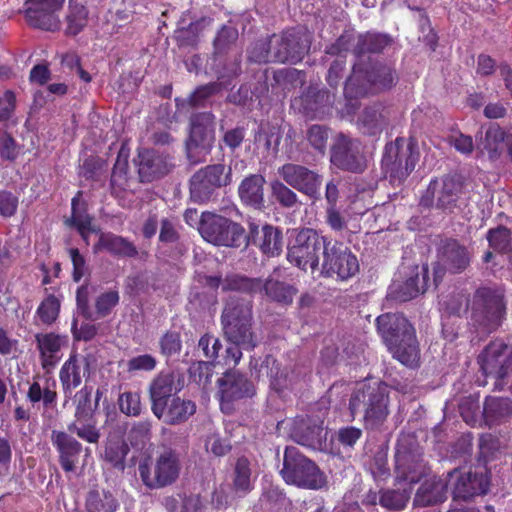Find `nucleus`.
Here are the masks:
<instances>
[{
    "instance_id": "obj_1",
    "label": "nucleus",
    "mask_w": 512,
    "mask_h": 512,
    "mask_svg": "<svg viewBox=\"0 0 512 512\" xmlns=\"http://www.w3.org/2000/svg\"><path fill=\"white\" fill-rule=\"evenodd\" d=\"M395 473L397 489L380 491L379 504L389 510L405 508L416 483V435L402 433L395 448Z\"/></svg>"
},
{
    "instance_id": "obj_2",
    "label": "nucleus",
    "mask_w": 512,
    "mask_h": 512,
    "mask_svg": "<svg viewBox=\"0 0 512 512\" xmlns=\"http://www.w3.org/2000/svg\"><path fill=\"white\" fill-rule=\"evenodd\" d=\"M376 327L398 361L408 367L416 365L414 327L403 314H381L376 318Z\"/></svg>"
},
{
    "instance_id": "obj_3",
    "label": "nucleus",
    "mask_w": 512,
    "mask_h": 512,
    "mask_svg": "<svg viewBox=\"0 0 512 512\" xmlns=\"http://www.w3.org/2000/svg\"><path fill=\"white\" fill-rule=\"evenodd\" d=\"M199 233L207 242L217 246L232 248L247 247L249 241L256 242L255 236L259 234V226L249 224V232L244 227L222 215L205 211L201 214Z\"/></svg>"
},
{
    "instance_id": "obj_4",
    "label": "nucleus",
    "mask_w": 512,
    "mask_h": 512,
    "mask_svg": "<svg viewBox=\"0 0 512 512\" xmlns=\"http://www.w3.org/2000/svg\"><path fill=\"white\" fill-rule=\"evenodd\" d=\"M389 387L384 382L366 385L349 399L352 420L363 408V426L366 430L379 431L390 414Z\"/></svg>"
},
{
    "instance_id": "obj_5",
    "label": "nucleus",
    "mask_w": 512,
    "mask_h": 512,
    "mask_svg": "<svg viewBox=\"0 0 512 512\" xmlns=\"http://www.w3.org/2000/svg\"><path fill=\"white\" fill-rule=\"evenodd\" d=\"M394 81L395 71L385 64L376 62L364 67L361 62H355L345 81L344 96L348 101L357 100L390 89Z\"/></svg>"
},
{
    "instance_id": "obj_6",
    "label": "nucleus",
    "mask_w": 512,
    "mask_h": 512,
    "mask_svg": "<svg viewBox=\"0 0 512 512\" xmlns=\"http://www.w3.org/2000/svg\"><path fill=\"white\" fill-rule=\"evenodd\" d=\"M252 307V302L249 300L231 297L221 315L227 340L242 345L246 350H253L257 345L252 332Z\"/></svg>"
},
{
    "instance_id": "obj_7",
    "label": "nucleus",
    "mask_w": 512,
    "mask_h": 512,
    "mask_svg": "<svg viewBox=\"0 0 512 512\" xmlns=\"http://www.w3.org/2000/svg\"><path fill=\"white\" fill-rule=\"evenodd\" d=\"M330 235L313 228H302L287 245L286 258L288 262L302 271L319 270L320 259L323 257Z\"/></svg>"
},
{
    "instance_id": "obj_8",
    "label": "nucleus",
    "mask_w": 512,
    "mask_h": 512,
    "mask_svg": "<svg viewBox=\"0 0 512 512\" xmlns=\"http://www.w3.org/2000/svg\"><path fill=\"white\" fill-rule=\"evenodd\" d=\"M280 474L287 484L304 489L319 490L327 484L326 476L317 464L293 446L284 451Z\"/></svg>"
},
{
    "instance_id": "obj_9",
    "label": "nucleus",
    "mask_w": 512,
    "mask_h": 512,
    "mask_svg": "<svg viewBox=\"0 0 512 512\" xmlns=\"http://www.w3.org/2000/svg\"><path fill=\"white\" fill-rule=\"evenodd\" d=\"M506 314L504 294L499 289L478 288L472 299L471 321L483 333L495 331L503 322Z\"/></svg>"
},
{
    "instance_id": "obj_10",
    "label": "nucleus",
    "mask_w": 512,
    "mask_h": 512,
    "mask_svg": "<svg viewBox=\"0 0 512 512\" xmlns=\"http://www.w3.org/2000/svg\"><path fill=\"white\" fill-rule=\"evenodd\" d=\"M232 183V169L223 163L201 167L189 179L191 201L206 204L214 200L218 190Z\"/></svg>"
},
{
    "instance_id": "obj_11",
    "label": "nucleus",
    "mask_w": 512,
    "mask_h": 512,
    "mask_svg": "<svg viewBox=\"0 0 512 512\" xmlns=\"http://www.w3.org/2000/svg\"><path fill=\"white\" fill-rule=\"evenodd\" d=\"M93 387L84 385L73 396L75 406L74 421L68 424L70 433H75L80 439L90 444H97L101 438L97 427V403L92 400Z\"/></svg>"
},
{
    "instance_id": "obj_12",
    "label": "nucleus",
    "mask_w": 512,
    "mask_h": 512,
    "mask_svg": "<svg viewBox=\"0 0 512 512\" xmlns=\"http://www.w3.org/2000/svg\"><path fill=\"white\" fill-rule=\"evenodd\" d=\"M319 269L325 278L347 281L359 273L360 265L356 254L344 242L330 236Z\"/></svg>"
},
{
    "instance_id": "obj_13",
    "label": "nucleus",
    "mask_w": 512,
    "mask_h": 512,
    "mask_svg": "<svg viewBox=\"0 0 512 512\" xmlns=\"http://www.w3.org/2000/svg\"><path fill=\"white\" fill-rule=\"evenodd\" d=\"M138 471L143 484L150 489L170 486L180 475V454L172 447L163 446L155 458L153 473L147 463H140Z\"/></svg>"
},
{
    "instance_id": "obj_14",
    "label": "nucleus",
    "mask_w": 512,
    "mask_h": 512,
    "mask_svg": "<svg viewBox=\"0 0 512 512\" xmlns=\"http://www.w3.org/2000/svg\"><path fill=\"white\" fill-rule=\"evenodd\" d=\"M480 370L494 379L493 390L503 391L512 373V347L502 340L490 342L478 356Z\"/></svg>"
},
{
    "instance_id": "obj_15",
    "label": "nucleus",
    "mask_w": 512,
    "mask_h": 512,
    "mask_svg": "<svg viewBox=\"0 0 512 512\" xmlns=\"http://www.w3.org/2000/svg\"><path fill=\"white\" fill-rule=\"evenodd\" d=\"M215 141V116L212 112L195 113L190 118L189 136L185 142L190 163L204 162Z\"/></svg>"
},
{
    "instance_id": "obj_16",
    "label": "nucleus",
    "mask_w": 512,
    "mask_h": 512,
    "mask_svg": "<svg viewBox=\"0 0 512 512\" xmlns=\"http://www.w3.org/2000/svg\"><path fill=\"white\" fill-rule=\"evenodd\" d=\"M273 58L277 63L296 64L309 52L311 39L302 28H290L281 34L272 35Z\"/></svg>"
},
{
    "instance_id": "obj_17",
    "label": "nucleus",
    "mask_w": 512,
    "mask_h": 512,
    "mask_svg": "<svg viewBox=\"0 0 512 512\" xmlns=\"http://www.w3.org/2000/svg\"><path fill=\"white\" fill-rule=\"evenodd\" d=\"M437 265L434 267L433 284L438 285L445 271L452 274L464 272L470 265L471 253L468 248L453 238L441 239L437 246Z\"/></svg>"
},
{
    "instance_id": "obj_18",
    "label": "nucleus",
    "mask_w": 512,
    "mask_h": 512,
    "mask_svg": "<svg viewBox=\"0 0 512 512\" xmlns=\"http://www.w3.org/2000/svg\"><path fill=\"white\" fill-rule=\"evenodd\" d=\"M447 485L451 487L454 503L468 502L474 497L487 494L490 480L487 472L454 469L448 473Z\"/></svg>"
},
{
    "instance_id": "obj_19",
    "label": "nucleus",
    "mask_w": 512,
    "mask_h": 512,
    "mask_svg": "<svg viewBox=\"0 0 512 512\" xmlns=\"http://www.w3.org/2000/svg\"><path fill=\"white\" fill-rule=\"evenodd\" d=\"M463 188L464 178L460 174L447 175L441 183L432 180L421 197L420 205L430 207L436 197V207L451 212L458 207Z\"/></svg>"
},
{
    "instance_id": "obj_20",
    "label": "nucleus",
    "mask_w": 512,
    "mask_h": 512,
    "mask_svg": "<svg viewBox=\"0 0 512 512\" xmlns=\"http://www.w3.org/2000/svg\"><path fill=\"white\" fill-rule=\"evenodd\" d=\"M330 161L337 168L352 173H361L367 166L361 141L344 133L335 137Z\"/></svg>"
},
{
    "instance_id": "obj_21",
    "label": "nucleus",
    "mask_w": 512,
    "mask_h": 512,
    "mask_svg": "<svg viewBox=\"0 0 512 512\" xmlns=\"http://www.w3.org/2000/svg\"><path fill=\"white\" fill-rule=\"evenodd\" d=\"M405 139L402 137L396 138L395 142L387 143L382 160L381 166L386 177H389L391 181H402L405 179L415 167V158L412 155L413 150V138L410 137L407 145L410 155L406 157L405 154L401 153V149L405 145Z\"/></svg>"
},
{
    "instance_id": "obj_22",
    "label": "nucleus",
    "mask_w": 512,
    "mask_h": 512,
    "mask_svg": "<svg viewBox=\"0 0 512 512\" xmlns=\"http://www.w3.org/2000/svg\"><path fill=\"white\" fill-rule=\"evenodd\" d=\"M277 173L287 185L301 194L312 200L320 198L322 177L316 171L301 164L285 163Z\"/></svg>"
},
{
    "instance_id": "obj_23",
    "label": "nucleus",
    "mask_w": 512,
    "mask_h": 512,
    "mask_svg": "<svg viewBox=\"0 0 512 512\" xmlns=\"http://www.w3.org/2000/svg\"><path fill=\"white\" fill-rule=\"evenodd\" d=\"M241 73V61L235 59L225 67L223 71L217 73L219 81L210 82L204 85L198 86L187 99L176 98V106L179 110H183L186 107L196 108L204 107L207 100L218 93L224 88L230 85V79L236 78Z\"/></svg>"
},
{
    "instance_id": "obj_24",
    "label": "nucleus",
    "mask_w": 512,
    "mask_h": 512,
    "mask_svg": "<svg viewBox=\"0 0 512 512\" xmlns=\"http://www.w3.org/2000/svg\"><path fill=\"white\" fill-rule=\"evenodd\" d=\"M65 0H26L25 18L37 29L54 32L60 27L56 13L62 9Z\"/></svg>"
},
{
    "instance_id": "obj_25",
    "label": "nucleus",
    "mask_w": 512,
    "mask_h": 512,
    "mask_svg": "<svg viewBox=\"0 0 512 512\" xmlns=\"http://www.w3.org/2000/svg\"><path fill=\"white\" fill-rule=\"evenodd\" d=\"M221 406L231 404L256 394V387L248 376L238 370H227L217 381Z\"/></svg>"
},
{
    "instance_id": "obj_26",
    "label": "nucleus",
    "mask_w": 512,
    "mask_h": 512,
    "mask_svg": "<svg viewBox=\"0 0 512 512\" xmlns=\"http://www.w3.org/2000/svg\"><path fill=\"white\" fill-rule=\"evenodd\" d=\"M184 387V378L175 372H160L149 383L148 394L154 414L163 408Z\"/></svg>"
},
{
    "instance_id": "obj_27",
    "label": "nucleus",
    "mask_w": 512,
    "mask_h": 512,
    "mask_svg": "<svg viewBox=\"0 0 512 512\" xmlns=\"http://www.w3.org/2000/svg\"><path fill=\"white\" fill-rule=\"evenodd\" d=\"M68 336L55 332H42L35 335L36 348L43 370L50 372L62 358V349L68 346Z\"/></svg>"
},
{
    "instance_id": "obj_28",
    "label": "nucleus",
    "mask_w": 512,
    "mask_h": 512,
    "mask_svg": "<svg viewBox=\"0 0 512 512\" xmlns=\"http://www.w3.org/2000/svg\"><path fill=\"white\" fill-rule=\"evenodd\" d=\"M90 375L88 357L72 352L59 371V380L63 394L71 398L73 391L82 383V378Z\"/></svg>"
},
{
    "instance_id": "obj_29",
    "label": "nucleus",
    "mask_w": 512,
    "mask_h": 512,
    "mask_svg": "<svg viewBox=\"0 0 512 512\" xmlns=\"http://www.w3.org/2000/svg\"><path fill=\"white\" fill-rule=\"evenodd\" d=\"M289 435L296 443L311 448L322 450L326 442L327 432L321 423L307 418H296L289 430Z\"/></svg>"
},
{
    "instance_id": "obj_30",
    "label": "nucleus",
    "mask_w": 512,
    "mask_h": 512,
    "mask_svg": "<svg viewBox=\"0 0 512 512\" xmlns=\"http://www.w3.org/2000/svg\"><path fill=\"white\" fill-rule=\"evenodd\" d=\"M140 182L150 183L160 179L170 171L168 157L155 149H141L135 160Z\"/></svg>"
},
{
    "instance_id": "obj_31",
    "label": "nucleus",
    "mask_w": 512,
    "mask_h": 512,
    "mask_svg": "<svg viewBox=\"0 0 512 512\" xmlns=\"http://www.w3.org/2000/svg\"><path fill=\"white\" fill-rule=\"evenodd\" d=\"M68 430H53L51 442L58 452L59 464L65 472H73L83 451L82 444Z\"/></svg>"
},
{
    "instance_id": "obj_32",
    "label": "nucleus",
    "mask_w": 512,
    "mask_h": 512,
    "mask_svg": "<svg viewBox=\"0 0 512 512\" xmlns=\"http://www.w3.org/2000/svg\"><path fill=\"white\" fill-rule=\"evenodd\" d=\"M482 425L489 429L512 421V398L486 396L481 411Z\"/></svg>"
},
{
    "instance_id": "obj_33",
    "label": "nucleus",
    "mask_w": 512,
    "mask_h": 512,
    "mask_svg": "<svg viewBox=\"0 0 512 512\" xmlns=\"http://www.w3.org/2000/svg\"><path fill=\"white\" fill-rule=\"evenodd\" d=\"M93 252H107L115 258H136L138 249L128 238L113 232H99L98 241L93 245Z\"/></svg>"
},
{
    "instance_id": "obj_34",
    "label": "nucleus",
    "mask_w": 512,
    "mask_h": 512,
    "mask_svg": "<svg viewBox=\"0 0 512 512\" xmlns=\"http://www.w3.org/2000/svg\"><path fill=\"white\" fill-rule=\"evenodd\" d=\"M197 410L196 403L191 399L173 397L163 408L153 415L167 425H181L187 422Z\"/></svg>"
},
{
    "instance_id": "obj_35",
    "label": "nucleus",
    "mask_w": 512,
    "mask_h": 512,
    "mask_svg": "<svg viewBox=\"0 0 512 512\" xmlns=\"http://www.w3.org/2000/svg\"><path fill=\"white\" fill-rule=\"evenodd\" d=\"M265 183V177L261 174L246 176L238 186V196L242 204L255 210H263L265 208Z\"/></svg>"
},
{
    "instance_id": "obj_36",
    "label": "nucleus",
    "mask_w": 512,
    "mask_h": 512,
    "mask_svg": "<svg viewBox=\"0 0 512 512\" xmlns=\"http://www.w3.org/2000/svg\"><path fill=\"white\" fill-rule=\"evenodd\" d=\"M128 158L129 151L122 146L118 152L110 178L111 194L115 197H122L125 192L130 190L132 178L129 175Z\"/></svg>"
},
{
    "instance_id": "obj_37",
    "label": "nucleus",
    "mask_w": 512,
    "mask_h": 512,
    "mask_svg": "<svg viewBox=\"0 0 512 512\" xmlns=\"http://www.w3.org/2000/svg\"><path fill=\"white\" fill-rule=\"evenodd\" d=\"M387 122L385 107L381 103H374L363 110L358 117L357 125L362 133L375 136L382 132Z\"/></svg>"
},
{
    "instance_id": "obj_38",
    "label": "nucleus",
    "mask_w": 512,
    "mask_h": 512,
    "mask_svg": "<svg viewBox=\"0 0 512 512\" xmlns=\"http://www.w3.org/2000/svg\"><path fill=\"white\" fill-rule=\"evenodd\" d=\"M419 482H421V485L418 488V507L434 506L446 499L448 485L440 478L431 476L422 481V479L418 477V483Z\"/></svg>"
},
{
    "instance_id": "obj_39",
    "label": "nucleus",
    "mask_w": 512,
    "mask_h": 512,
    "mask_svg": "<svg viewBox=\"0 0 512 512\" xmlns=\"http://www.w3.org/2000/svg\"><path fill=\"white\" fill-rule=\"evenodd\" d=\"M334 96L326 89L309 87L299 98L300 107L306 115L316 116L332 106Z\"/></svg>"
},
{
    "instance_id": "obj_40",
    "label": "nucleus",
    "mask_w": 512,
    "mask_h": 512,
    "mask_svg": "<svg viewBox=\"0 0 512 512\" xmlns=\"http://www.w3.org/2000/svg\"><path fill=\"white\" fill-rule=\"evenodd\" d=\"M260 286L261 290L258 294H263L270 301L281 305L292 304L294 296L297 294V289L293 285L274 279L272 276L265 281L260 279Z\"/></svg>"
},
{
    "instance_id": "obj_41",
    "label": "nucleus",
    "mask_w": 512,
    "mask_h": 512,
    "mask_svg": "<svg viewBox=\"0 0 512 512\" xmlns=\"http://www.w3.org/2000/svg\"><path fill=\"white\" fill-rule=\"evenodd\" d=\"M256 242L249 241L259 247L261 252L268 257H275L281 254L283 250V234L278 227L265 224L259 234L255 236Z\"/></svg>"
},
{
    "instance_id": "obj_42",
    "label": "nucleus",
    "mask_w": 512,
    "mask_h": 512,
    "mask_svg": "<svg viewBox=\"0 0 512 512\" xmlns=\"http://www.w3.org/2000/svg\"><path fill=\"white\" fill-rule=\"evenodd\" d=\"M391 38L382 33L367 32L359 34L356 44L352 49L353 55L357 58L356 62H360L361 58L366 54L381 53L391 44Z\"/></svg>"
},
{
    "instance_id": "obj_43",
    "label": "nucleus",
    "mask_w": 512,
    "mask_h": 512,
    "mask_svg": "<svg viewBox=\"0 0 512 512\" xmlns=\"http://www.w3.org/2000/svg\"><path fill=\"white\" fill-rule=\"evenodd\" d=\"M260 279L251 278L240 273H230L223 278L222 291L239 292L253 297L261 290Z\"/></svg>"
},
{
    "instance_id": "obj_44",
    "label": "nucleus",
    "mask_w": 512,
    "mask_h": 512,
    "mask_svg": "<svg viewBox=\"0 0 512 512\" xmlns=\"http://www.w3.org/2000/svg\"><path fill=\"white\" fill-rule=\"evenodd\" d=\"M119 503L107 490L91 489L85 497V512H116Z\"/></svg>"
},
{
    "instance_id": "obj_45",
    "label": "nucleus",
    "mask_w": 512,
    "mask_h": 512,
    "mask_svg": "<svg viewBox=\"0 0 512 512\" xmlns=\"http://www.w3.org/2000/svg\"><path fill=\"white\" fill-rule=\"evenodd\" d=\"M128 445L119 437H109L105 443L103 460L112 468L123 471Z\"/></svg>"
},
{
    "instance_id": "obj_46",
    "label": "nucleus",
    "mask_w": 512,
    "mask_h": 512,
    "mask_svg": "<svg viewBox=\"0 0 512 512\" xmlns=\"http://www.w3.org/2000/svg\"><path fill=\"white\" fill-rule=\"evenodd\" d=\"M82 191H78L71 200V216L64 220V224L69 228L81 230L91 226L93 217L88 213L87 203L81 201Z\"/></svg>"
},
{
    "instance_id": "obj_47",
    "label": "nucleus",
    "mask_w": 512,
    "mask_h": 512,
    "mask_svg": "<svg viewBox=\"0 0 512 512\" xmlns=\"http://www.w3.org/2000/svg\"><path fill=\"white\" fill-rule=\"evenodd\" d=\"M270 196L274 203L284 209H292L301 204L293 188L282 179H275L270 182Z\"/></svg>"
},
{
    "instance_id": "obj_48",
    "label": "nucleus",
    "mask_w": 512,
    "mask_h": 512,
    "mask_svg": "<svg viewBox=\"0 0 512 512\" xmlns=\"http://www.w3.org/2000/svg\"><path fill=\"white\" fill-rule=\"evenodd\" d=\"M251 474L250 461L244 456L238 458L232 480V489L236 494L245 495L253 489Z\"/></svg>"
},
{
    "instance_id": "obj_49",
    "label": "nucleus",
    "mask_w": 512,
    "mask_h": 512,
    "mask_svg": "<svg viewBox=\"0 0 512 512\" xmlns=\"http://www.w3.org/2000/svg\"><path fill=\"white\" fill-rule=\"evenodd\" d=\"M152 439V422L145 419L136 421L127 432V440L137 450L144 449Z\"/></svg>"
},
{
    "instance_id": "obj_50",
    "label": "nucleus",
    "mask_w": 512,
    "mask_h": 512,
    "mask_svg": "<svg viewBox=\"0 0 512 512\" xmlns=\"http://www.w3.org/2000/svg\"><path fill=\"white\" fill-rule=\"evenodd\" d=\"M88 9L82 4H70L66 15V30L68 36H76L87 26Z\"/></svg>"
},
{
    "instance_id": "obj_51",
    "label": "nucleus",
    "mask_w": 512,
    "mask_h": 512,
    "mask_svg": "<svg viewBox=\"0 0 512 512\" xmlns=\"http://www.w3.org/2000/svg\"><path fill=\"white\" fill-rule=\"evenodd\" d=\"M416 296V275H410L405 281L394 280L388 289L387 297L396 302H406Z\"/></svg>"
},
{
    "instance_id": "obj_52",
    "label": "nucleus",
    "mask_w": 512,
    "mask_h": 512,
    "mask_svg": "<svg viewBox=\"0 0 512 512\" xmlns=\"http://www.w3.org/2000/svg\"><path fill=\"white\" fill-rule=\"evenodd\" d=\"M459 413L470 426H482L479 396L469 395L462 397L458 404Z\"/></svg>"
},
{
    "instance_id": "obj_53",
    "label": "nucleus",
    "mask_w": 512,
    "mask_h": 512,
    "mask_svg": "<svg viewBox=\"0 0 512 512\" xmlns=\"http://www.w3.org/2000/svg\"><path fill=\"white\" fill-rule=\"evenodd\" d=\"M489 246L499 253L509 254L512 251L511 230L506 226L499 225L489 229L486 235Z\"/></svg>"
},
{
    "instance_id": "obj_54",
    "label": "nucleus",
    "mask_w": 512,
    "mask_h": 512,
    "mask_svg": "<svg viewBox=\"0 0 512 512\" xmlns=\"http://www.w3.org/2000/svg\"><path fill=\"white\" fill-rule=\"evenodd\" d=\"M60 308V300L54 294H49L39 304L36 310V316L40 319L42 324L50 326L58 319Z\"/></svg>"
},
{
    "instance_id": "obj_55",
    "label": "nucleus",
    "mask_w": 512,
    "mask_h": 512,
    "mask_svg": "<svg viewBox=\"0 0 512 512\" xmlns=\"http://www.w3.org/2000/svg\"><path fill=\"white\" fill-rule=\"evenodd\" d=\"M55 387V381L52 382V387L47 386L44 389L41 388L39 382L34 381L28 389L27 399L33 404L42 401L45 408H51L57 401Z\"/></svg>"
},
{
    "instance_id": "obj_56",
    "label": "nucleus",
    "mask_w": 512,
    "mask_h": 512,
    "mask_svg": "<svg viewBox=\"0 0 512 512\" xmlns=\"http://www.w3.org/2000/svg\"><path fill=\"white\" fill-rule=\"evenodd\" d=\"M418 27L423 37L418 36V40H422L425 48L429 53L435 52L438 46V35L432 28L430 20L425 12L418 8Z\"/></svg>"
},
{
    "instance_id": "obj_57",
    "label": "nucleus",
    "mask_w": 512,
    "mask_h": 512,
    "mask_svg": "<svg viewBox=\"0 0 512 512\" xmlns=\"http://www.w3.org/2000/svg\"><path fill=\"white\" fill-rule=\"evenodd\" d=\"M161 355L171 358L180 354L182 350L181 334L175 330L166 331L159 339Z\"/></svg>"
},
{
    "instance_id": "obj_58",
    "label": "nucleus",
    "mask_w": 512,
    "mask_h": 512,
    "mask_svg": "<svg viewBox=\"0 0 512 512\" xmlns=\"http://www.w3.org/2000/svg\"><path fill=\"white\" fill-rule=\"evenodd\" d=\"M272 36L267 39L257 40L249 51V60L255 63L274 62Z\"/></svg>"
},
{
    "instance_id": "obj_59",
    "label": "nucleus",
    "mask_w": 512,
    "mask_h": 512,
    "mask_svg": "<svg viewBox=\"0 0 512 512\" xmlns=\"http://www.w3.org/2000/svg\"><path fill=\"white\" fill-rule=\"evenodd\" d=\"M120 411L127 415L137 417L142 412L141 394L137 391H126L118 399Z\"/></svg>"
},
{
    "instance_id": "obj_60",
    "label": "nucleus",
    "mask_w": 512,
    "mask_h": 512,
    "mask_svg": "<svg viewBox=\"0 0 512 512\" xmlns=\"http://www.w3.org/2000/svg\"><path fill=\"white\" fill-rule=\"evenodd\" d=\"M238 36L237 28L231 25H223L213 40L215 53L220 54L228 50L237 41Z\"/></svg>"
},
{
    "instance_id": "obj_61",
    "label": "nucleus",
    "mask_w": 512,
    "mask_h": 512,
    "mask_svg": "<svg viewBox=\"0 0 512 512\" xmlns=\"http://www.w3.org/2000/svg\"><path fill=\"white\" fill-rule=\"evenodd\" d=\"M305 73L295 68H281L273 72V79L276 84L284 89L295 87L297 84L304 82Z\"/></svg>"
},
{
    "instance_id": "obj_62",
    "label": "nucleus",
    "mask_w": 512,
    "mask_h": 512,
    "mask_svg": "<svg viewBox=\"0 0 512 512\" xmlns=\"http://www.w3.org/2000/svg\"><path fill=\"white\" fill-rule=\"evenodd\" d=\"M213 367L211 361L193 362L188 369L190 380L205 387L211 382Z\"/></svg>"
},
{
    "instance_id": "obj_63",
    "label": "nucleus",
    "mask_w": 512,
    "mask_h": 512,
    "mask_svg": "<svg viewBox=\"0 0 512 512\" xmlns=\"http://www.w3.org/2000/svg\"><path fill=\"white\" fill-rule=\"evenodd\" d=\"M120 296L117 290L101 293L95 301L96 318L108 316L113 308L119 304Z\"/></svg>"
},
{
    "instance_id": "obj_64",
    "label": "nucleus",
    "mask_w": 512,
    "mask_h": 512,
    "mask_svg": "<svg viewBox=\"0 0 512 512\" xmlns=\"http://www.w3.org/2000/svg\"><path fill=\"white\" fill-rule=\"evenodd\" d=\"M198 349L203 352V356L213 363L220 356L222 350L221 341L213 335L206 333L198 341Z\"/></svg>"
}]
</instances>
